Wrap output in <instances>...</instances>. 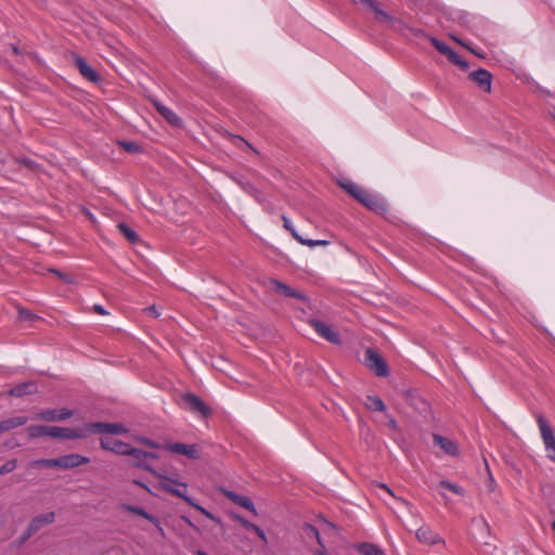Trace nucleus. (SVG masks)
Here are the masks:
<instances>
[{"label": "nucleus", "mask_w": 555, "mask_h": 555, "mask_svg": "<svg viewBox=\"0 0 555 555\" xmlns=\"http://www.w3.org/2000/svg\"><path fill=\"white\" fill-rule=\"evenodd\" d=\"M159 479V488L166 492H169L183 501H185L190 506L194 507L198 512H201L203 515H205L207 518L217 521V518L215 515H212L210 512L205 509L203 506L195 503L190 496L186 495L188 492V485L185 482H182L178 479L163 476V475H156Z\"/></svg>", "instance_id": "1"}, {"label": "nucleus", "mask_w": 555, "mask_h": 555, "mask_svg": "<svg viewBox=\"0 0 555 555\" xmlns=\"http://www.w3.org/2000/svg\"><path fill=\"white\" fill-rule=\"evenodd\" d=\"M339 186L345 190L350 196H352L356 201L361 203L367 209L374 212H380L385 209L384 203L377 198L376 196L369 193L362 186L357 184L356 182L345 179L338 182Z\"/></svg>", "instance_id": "2"}, {"label": "nucleus", "mask_w": 555, "mask_h": 555, "mask_svg": "<svg viewBox=\"0 0 555 555\" xmlns=\"http://www.w3.org/2000/svg\"><path fill=\"white\" fill-rule=\"evenodd\" d=\"M540 436L546 452V457L555 463V433L550 423L544 418L543 415L539 414L535 416Z\"/></svg>", "instance_id": "3"}, {"label": "nucleus", "mask_w": 555, "mask_h": 555, "mask_svg": "<svg viewBox=\"0 0 555 555\" xmlns=\"http://www.w3.org/2000/svg\"><path fill=\"white\" fill-rule=\"evenodd\" d=\"M365 365L379 377L389 374L388 365L383 357L373 349H366L364 353Z\"/></svg>", "instance_id": "4"}, {"label": "nucleus", "mask_w": 555, "mask_h": 555, "mask_svg": "<svg viewBox=\"0 0 555 555\" xmlns=\"http://www.w3.org/2000/svg\"><path fill=\"white\" fill-rule=\"evenodd\" d=\"M88 436V424L77 428L49 426V437L61 439H81Z\"/></svg>", "instance_id": "5"}, {"label": "nucleus", "mask_w": 555, "mask_h": 555, "mask_svg": "<svg viewBox=\"0 0 555 555\" xmlns=\"http://www.w3.org/2000/svg\"><path fill=\"white\" fill-rule=\"evenodd\" d=\"M128 431V428L120 423L95 422L88 424V436L91 434L120 435L127 434Z\"/></svg>", "instance_id": "6"}, {"label": "nucleus", "mask_w": 555, "mask_h": 555, "mask_svg": "<svg viewBox=\"0 0 555 555\" xmlns=\"http://www.w3.org/2000/svg\"><path fill=\"white\" fill-rule=\"evenodd\" d=\"M129 451L130 452L128 453V455L132 457L131 465L139 468H143L157 475L147 463L149 460L157 459V455L155 453L146 452L133 447H130Z\"/></svg>", "instance_id": "7"}, {"label": "nucleus", "mask_w": 555, "mask_h": 555, "mask_svg": "<svg viewBox=\"0 0 555 555\" xmlns=\"http://www.w3.org/2000/svg\"><path fill=\"white\" fill-rule=\"evenodd\" d=\"M163 449L171 453L181 454L188 459H199L201 453L196 444H186L182 442L165 443Z\"/></svg>", "instance_id": "8"}, {"label": "nucleus", "mask_w": 555, "mask_h": 555, "mask_svg": "<svg viewBox=\"0 0 555 555\" xmlns=\"http://www.w3.org/2000/svg\"><path fill=\"white\" fill-rule=\"evenodd\" d=\"M283 222H284V228L292 234V236L298 242L300 243L301 245H305V246H308L310 248H314V247H318V246H327L330 245V242L326 241V240H309V238H304L297 231L296 229L294 228L291 219H288L287 217L283 216Z\"/></svg>", "instance_id": "9"}, {"label": "nucleus", "mask_w": 555, "mask_h": 555, "mask_svg": "<svg viewBox=\"0 0 555 555\" xmlns=\"http://www.w3.org/2000/svg\"><path fill=\"white\" fill-rule=\"evenodd\" d=\"M429 40H430L431 44H433V46H434V47H435V48H436V49H437L441 54L446 55V56L448 57V60H449L451 63H453V64H455V65L460 66V67H461V68H463V69L468 68V64H467V62L463 61V60L459 56V54H457L455 51H453L450 47H448L446 43H443V42L439 41L438 39H436V38H434V37H431Z\"/></svg>", "instance_id": "10"}, {"label": "nucleus", "mask_w": 555, "mask_h": 555, "mask_svg": "<svg viewBox=\"0 0 555 555\" xmlns=\"http://www.w3.org/2000/svg\"><path fill=\"white\" fill-rule=\"evenodd\" d=\"M55 520V514L53 512L41 514L37 517H35L28 525L25 537L23 540H27L29 537L35 534L37 531H39L41 528H43L47 525L52 524Z\"/></svg>", "instance_id": "11"}, {"label": "nucleus", "mask_w": 555, "mask_h": 555, "mask_svg": "<svg viewBox=\"0 0 555 555\" xmlns=\"http://www.w3.org/2000/svg\"><path fill=\"white\" fill-rule=\"evenodd\" d=\"M269 284H270V288L281 296L288 297V298H296V299H299L302 301H305L307 299L305 294L292 288L291 286L275 280V279L270 280Z\"/></svg>", "instance_id": "12"}, {"label": "nucleus", "mask_w": 555, "mask_h": 555, "mask_svg": "<svg viewBox=\"0 0 555 555\" xmlns=\"http://www.w3.org/2000/svg\"><path fill=\"white\" fill-rule=\"evenodd\" d=\"M415 535L417 541L422 544L435 545L438 543H443V540L440 538V535L427 525L421 526L416 530Z\"/></svg>", "instance_id": "13"}, {"label": "nucleus", "mask_w": 555, "mask_h": 555, "mask_svg": "<svg viewBox=\"0 0 555 555\" xmlns=\"http://www.w3.org/2000/svg\"><path fill=\"white\" fill-rule=\"evenodd\" d=\"M101 448L107 451H112L119 455H128L130 452V444L113 438H101Z\"/></svg>", "instance_id": "14"}, {"label": "nucleus", "mask_w": 555, "mask_h": 555, "mask_svg": "<svg viewBox=\"0 0 555 555\" xmlns=\"http://www.w3.org/2000/svg\"><path fill=\"white\" fill-rule=\"evenodd\" d=\"M469 79H472L480 89H482L485 92L491 91V83H492V75L487 69H478L475 72H472L469 74Z\"/></svg>", "instance_id": "15"}, {"label": "nucleus", "mask_w": 555, "mask_h": 555, "mask_svg": "<svg viewBox=\"0 0 555 555\" xmlns=\"http://www.w3.org/2000/svg\"><path fill=\"white\" fill-rule=\"evenodd\" d=\"M59 468L68 469L75 468L80 465L87 464L90 462V459L87 456H82L79 454H67L57 457Z\"/></svg>", "instance_id": "16"}, {"label": "nucleus", "mask_w": 555, "mask_h": 555, "mask_svg": "<svg viewBox=\"0 0 555 555\" xmlns=\"http://www.w3.org/2000/svg\"><path fill=\"white\" fill-rule=\"evenodd\" d=\"M73 416V412L68 409H60V410H44L38 413L37 418L43 420L47 422H59L65 421Z\"/></svg>", "instance_id": "17"}, {"label": "nucleus", "mask_w": 555, "mask_h": 555, "mask_svg": "<svg viewBox=\"0 0 555 555\" xmlns=\"http://www.w3.org/2000/svg\"><path fill=\"white\" fill-rule=\"evenodd\" d=\"M433 441L434 444L438 446L446 454L451 456H456L459 454L457 444L453 440L442 437L441 435L434 434Z\"/></svg>", "instance_id": "18"}, {"label": "nucleus", "mask_w": 555, "mask_h": 555, "mask_svg": "<svg viewBox=\"0 0 555 555\" xmlns=\"http://www.w3.org/2000/svg\"><path fill=\"white\" fill-rule=\"evenodd\" d=\"M223 494L233 503L240 505L241 507H244L245 509L251 512L254 515H257V511L255 508V505L253 501L244 495L236 494L233 491L230 490H223Z\"/></svg>", "instance_id": "19"}, {"label": "nucleus", "mask_w": 555, "mask_h": 555, "mask_svg": "<svg viewBox=\"0 0 555 555\" xmlns=\"http://www.w3.org/2000/svg\"><path fill=\"white\" fill-rule=\"evenodd\" d=\"M311 324H312L314 331L324 339H326L331 343H334V344L339 343L338 335L327 324L320 322V321H312Z\"/></svg>", "instance_id": "20"}, {"label": "nucleus", "mask_w": 555, "mask_h": 555, "mask_svg": "<svg viewBox=\"0 0 555 555\" xmlns=\"http://www.w3.org/2000/svg\"><path fill=\"white\" fill-rule=\"evenodd\" d=\"M184 403L189 406L190 410L201 413L203 416L209 414V409L205 405V403L193 393H185L183 396Z\"/></svg>", "instance_id": "21"}, {"label": "nucleus", "mask_w": 555, "mask_h": 555, "mask_svg": "<svg viewBox=\"0 0 555 555\" xmlns=\"http://www.w3.org/2000/svg\"><path fill=\"white\" fill-rule=\"evenodd\" d=\"M75 65L79 73L89 81L96 82L100 80L96 72L91 66H89L82 57L75 56Z\"/></svg>", "instance_id": "22"}, {"label": "nucleus", "mask_w": 555, "mask_h": 555, "mask_svg": "<svg viewBox=\"0 0 555 555\" xmlns=\"http://www.w3.org/2000/svg\"><path fill=\"white\" fill-rule=\"evenodd\" d=\"M27 421L25 416H15L0 422V435L25 425Z\"/></svg>", "instance_id": "23"}, {"label": "nucleus", "mask_w": 555, "mask_h": 555, "mask_svg": "<svg viewBox=\"0 0 555 555\" xmlns=\"http://www.w3.org/2000/svg\"><path fill=\"white\" fill-rule=\"evenodd\" d=\"M155 108L157 109V112L172 126H180L181 125V119L179 118V116L173 112L171 111L170 108L166 107L165 105L160 104V103H155Z\"/></svg>", "instance_id": "24"}, {"label": "nucleus", "mask_w": 555, "mask_h": 555, "mask_svg": "<svg viewBox=\"0 0 555 555\" xmlns=\"http://www.w3.org/2000/svg\"><path fill=\"white\" fill-rule=\"evenodd\" d=\"M37 386L34 383H23L10 389L9 393L14 397H23L25 395L34 393Z\"/></svg>", "instance_id": "25"}, {"label": "nucleus", "mask_w": 555, "mask_h": 555, "mask_svg": "<svg viewBox=\"0 0 555 555\" xmlns=\"http://www.w3.org/2000/svg\"><path fill=\"white\" fill-rule=\"evenodd\" d=\"M128 511H129L130 513H132V514H135V515H138V516H141V517H143V518L147 519L149 521H151L152 524H154V525L157 527V529L159 530V532H160L162 534H164V529H163V527L160 526L159 520H158L155 516H153V515H151V514L146 513V512H145L142 507H140V506H129V507H128Z\"/></svg>", "instance_id": "26"}, {"label": "nucleus", "mask_w": 555, "mask_h": 555, "mask_svg": "<svg viewBox=\"0 0 555 555\" xmlns=\"http://www.w3.org/2000/svg\"><path fill=\"white\" fill-rule=\"evenodd\" d=\"M364 404L369 410L372 411L383 412L386 410L385 403L377 396H366Z\"/></svg>", "instance_id": "27"}, {"label": "nucleus", "mask_w": 555, "mask_h": 555, "mask_svg": "<svg viewBox=\"0 0 555 555\" xmlns=\"http://www.w3.org/2000/svg\"><path fill=\"white\" fill-rule=\"evenodd\" d=\"M358 550L362 555H386L383 548L371 543H362Z\"/></svg>", "instance_id": "28"}, {"label": "nucleus", "mask_w": 555, "mask_h": 555, "mask_svg": "<svg viewBox=\"0 0 555 555\" xmlns=\"http://www.w3.org/2000/svg\"><path fill=\"white\" fill-rule=\"evenodd\" d=\"M26 431L29 438L49 437V426L31 425L27 427Z\"/></svg>", "instance_id": "29"}, {"label": "nucleus", "mask_w": 555, "mask_h": 555, "mask_svg": "<svg viewBox=\"0 0 555 555\" xmlns=\"http://www.w3.org/2000/svg\"><path fill=\"white\" fill-rule=\"evenodd\" d=\"M31 467H59L57 457L56 459H40L33 461L30 464Z\"/></svg>", "instance_id": "30"}, {"label": "nucleus", "mask_w": 555, "mask_h": 555, "mask_svg": "<svg viewBox=\"0 0 555 555\" xmlns=\"http://www.w3.org/2000/svg\"><path fill=\"white\" fill-rule=\"evenodd\" d=\"M118 229H119V231L124 234V236H125L128 241H130V242H132V243H134V242H137V241H138V238H139V237H138V234L135 233V231H133V230H132L131 228H129L127 224H125V223H119V224H118Z\"/></svg>", "instance_id": "31"}, {"label": "nucleus", "mask_w": 555, "mask_h": 555, "mask_svg": "<svg viewBox=\"0 0 555 555\" xmlns=\"http://www.w3.org/2000/svg\"><path fill=\"white\" fill-rule=\"evenodd\" d=\"M439 486L442 488V489H446V490H449L457 495H463L464 494V491L461 487L454 485V483H451L450 481H447V480H442L440 481Z\"/></svg>", "instance_id": "32"}, {"label": "nucleus", "mask_w": 555, "mask_h": 555, "mask_svg": "<svg viewBox=\"0 0 555 555\" xmlns=\"http://www.w3.org/2000/svg\"><path fill=\"white\" fill-rule=\"evenodd\" d=\"M439 486L442 488V489H446V490H449L457 495H463L464 494V491L461 487L454 485V483H451L450 481H447V480H442L440 481Z\"/></svg>", "instance_id": "33"}, {"label": "nucleus", "mask_w": 555, "mask_h": 555, "mask_svg": "<svg viewBox=\"0 0 555 555\" xmlns=\"http://www.w3.org/2000/svg\"><path fill=\"white\" fill-rule=\"evenodd\" d=\"M17 466L16 460H10L7 461L1 467H0V476L7 475L11 472H13Z\"/></svg>", "instance_id": "34"}, {"label": "nucleus", "mask_w": 555, "mask_h": 555, "mask_svg": "<svg viewBox=\"0 0 555 555\" xmlns=\"http://www.w3.org/2000/svg\"><path fill=\"white\" fill-rule=\"evenodd\" d=\"M18 317L21 320L23 321H34V320H37L38 318L33 314L29 310L27 309H24V308H18Z\"/></svg>", "instance_id": "35"}, {"label": "nucleus", "mask_w": 555, "mask_h": 555, "mask_svg": "<svg viewBox=\"0 0 555 555\" xmlns=\"http://www.w3.org/2000/svg\"><path fill=\"white\" fill-rule=\"evenodd\" d=\"M120 146L127 151V152H131V153H134V152H138L139 151V146L137 143L134 142H130V141H122V142H119Z\"/></svg>", "instance_id": "36"}, {"label": "nucleus", "mask_w": 555, "mask_h": 555, "mask_svg": "<svg viewBox=\"0 0 555 555\" xmlns=\"http://www.w3.org/2000/svg\"><path fill=\"white\" fill-rule=\"evenodd\" d=\"M231 517H232L234 520L238 521V522H240L244 528H246V529H248V530H249V529H251V527H253V522L248 521V520H247V519H245L244 517H242V516H240V515H237V514H231Z\"/></svg>", "instance_id": "37"}, {"label": "nucleus", "mask_w": 555, "mask_h": 555, "mask_svg": "<svg viewBox=\"0 0 555 555\" xmlns=\"http://www.w3.org/2000/svg\"><path fill=\"white\" fill-rule=\"evenodd\" d=\"M139 442L143 443L144 446H147V447H151V448H154V449H163V444L160 446L159 443H156L155 441L149 439V438H138L137 439Z\"/></svg>", "instance_id": "38"}, {"label": "nucleus", "mask_w": 555, "mask_h": 555, "mask_svg": "<svg viewBox=\"0 0 555 555\" xmlns=\"http://www.w3.org/2000/svg\"><path fill=\"white\" fill-rule=\"evenodd\" d=\"M375 12L376 18L380 21H388L389 16L386 12L382 11L377 3L375 4V9H372Z\"/></svg>", "instance_id": "39"}, {"label": "nucleus", "mask_w": 555, "mask_h": 555, "mask_svg": "<svg viewBox=\"0 0 555 555\" xmlns=\"http://www.w3.org/2000/svg\"><path fill=\"white\" fill-rule=\"evenodd\" d=\"M250 530L254 531L264 543L268 542L267 535H266L264 531L260 527H258L257 525L253 524V527H251Z\"/></svg>", "instance_id": "40"}, {"label": "nucleus", "mask_w": 555, "mask_h": 555, "mask_svg": "<svg viewBox=\"0 0 555 555\" xmlns=\"http://www.w3.org/2000/svg\"><path fill=\"white\" fill-rule=\"evenodd\" d=\"M250 530L254 531L264 543L268 542L267 535H266L264 531L260 527H258L257 525L253 524V527H251Z\"/></svg>", "instance_id": "41"}, {"label": "nucleus", "mask_w": 555, "mask_h": 555, "mask_svg": "<svg viewBox=\"0 0 555 555\" xmlns=\"http://www.w3.org/2000/svg\"><path fill=\"white\" fill-rule=\"evenodd\" d=\"M352 2L362 3L366 7H369L370 9H375V4H376L375 0H352Z\"/></svg>", "instance_id": "42"}, {"label": "nucleus", "mask_w": 555, "mask_h": 555, "mask_svg": "<svg viewBox=\"0 0 555 555\" xmlns=\"http://www.w3.org/2000/svg\"><path fill=\"white\" fill-rule=\"evenodd\" d=\"M93 310L95 313L100 314V315H105L107 314L106 310L103 308V306L101 305H94L93 306Z\"/></svg>", "instance_id": "43"}, {"label": "nucleus", "mask_w": 555, "mask_h": 555, "mask_svg": "<svg viewBox=\"0 0 555 555\" xmlns=\"http://www.w3.org/2000/svg\"><path fill=\"white\" fill-rule=\"evenodd\" d=\"M145 311L147 314L153 315L154 318L159 315L157 309L154 306L146 308Z\"/></svg>", "instance_id": "44"}, {"label": "nucleus", "mask_w": 555, "mask_h": 555, "mask_svg": "<svg viewBox=\"0 0 555 555\" xmlns=\"http://www.w3.org/2000/svg\"><path fill=\"white\" fill-rule=\"evenodd\" d=\"M310 531L315 535L318 542L321 544V541H320V534L318 532V530L313 527H309Z\"/></svg>", "instance_id": "45"}, {"label": "nucleus", "mask_w": 555, "mask_h": 555, "mask_svg": "<svg viewBox=\"0 0 555 555\" xmlns=\"http://www.w3.org/2000/svg\"><path fill=\"white\" fill-rule=\"evenodd\" d=\"M389 426L395 430L398 428L397 422L393 418L389 420Z\"/></svg>", "instance_id": "46"}, {"label": "nucleus", "mask_w": 555, "mask_h": 555, "mask_svg": "<svg viewBox=\"0 0 555 555\" xmlns=\"http://www.w3.org/2000/svg\"><path fill=\"white\" fill-rule=\"evenodd\" d=\"M379 488L382 490H384L385 492H387L388 494L392 495V492L390 491V489L386 485H380Z\"/></svg>", "instance_id": "47"}, {"label": "nucleus", "mask_w": 555, "mask_h": 555, "mask_svg": "<svg viewBox=\"0 0 555 555\" xmlns=\"http://www.w3.org/2000/svg\"><path fill=\"white\" fill-rule=\"evenodd\" d=\"M133 482H134L135 485H138V486L142 487L143 489H145V490L150 491V490H149V488H147V486H146V485H144L143 482H140V481H138V480H134Z\"/></svg>", "instance_id": "48"}, {"label": "nucleus", "mask_w": 555, "mask_h": 555, "mask_svg": "<svg viewBox=\"0 0 555 555\" xmlns=\"http://www.w3.org/2000/svg\"><path fill=\"white\" fill-rule=\"evenodd\" d=\"M452 39L467 48V46L464 42H462L461 40H459L456 37L452 36Z\"/></svg>", "instance_id": "49"}, {"label": "nucleus", "mask_w": 555, "mask_h": 555, "mask_svg": "<svg viewBox=\"0 0 555 555\" xmlns=\"http://www.w3.org/2000/svg\"><path fill=\"white\" fill-rule=\"evenodd\" d=\"M197 555H208L207 553L203 552V551H197L196 553Z\"/></svg>", "instance_id": "50"}, {"label": "nucleus", "mask_w": 555, "mask_h": 555, "mask_svg": "<svg viewBox=\"0 0 555 555\" xmlns=\"http://www.w3.org/2000/svg\"><path fill=\"white\" fill-rule=\"evenodd\" d=\"M552 529H553V531L555 532V520H554V521H553V524H552Z\"/></svg>", "instance_id": "51"}, {"label": "nucleus", "mask_w": 555, "mask_h": 555, "mask_svg": "<svg viewBox=\"0 0 555 555\" xmlns=\"http://www.w3.org/2000/svg\"><path fill=\"white\" fill-rule=\"evenodd\" d=\"M13 51H14V53H18V50L15 47H13Z\"/></svg>", "instance_id": "52"}, {"label": "nucleus", "mask_w": 555, "mask_h": 555, "mask_svg": "<svg viewBox=\"0 0 555 555\" xmlns=\"http://www.w3.org/2000/svg\"><path fill=\"white\" fill-rule=\"evenodd\" d=\"M60 278H62V273L54 271Z\"/></svg>", "instance_id": "53"}, {"label": "nucleus", "mask_w": 555, "mask_h": 555, "mask_svg": "<svg viewBox=\"0 0 555 555\" xmlns=\"http://www.w3.org/2000/svg\"><path fill=\"white\" fill-rule=\"evenodd\" d=\"M320 555H326V554H324V553H320Z\"/></svg>", "instance_id": "54"}]
</instances>
